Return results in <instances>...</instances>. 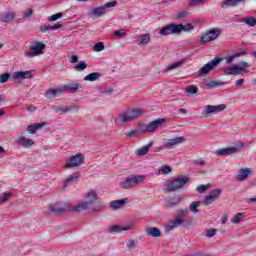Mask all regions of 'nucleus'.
Segmentation results:
<instances>
[{
	"label": "nucleus",
	"instance_id": "64",
	"mask_svg": "<svg viewBox=\"0 0 256 256\" xmlns=\"http://www.w3.org/2000/svg\"><path fill=\"white\" fill-rule=\"evenodd\" d=\"M46 123L45 122H41V123H37L34 124V127L36 128V131L41 129V127H45Z\"/></svg>",
	"mask_w": 256,
	"mask_h": 256
},
{
	"label": "nucleus",
	"instance_id": "32",
	"mask_svg": "<svg viewBox=\"0 0 256 256\" xmlns=\"http://www.w3.org/2000/svg\"><path fill=\"white\" fill-rule=\"evenodd\" d=\"M13 19H15V13L7 12L3 15L1 21H3V23H9V21H13Z\"/></svg>",
	"mask_w": 256,
	"mask_h": 256
},
{
	"label": "nucleus",
	"instance_id": "60",
	"mask_svg": "<svg viewBox=\"0 0 256 256\" xmlns=\"http://www.w3.org/2000/svg\"><path fill=\"white\" fill-rule=\"evenodd\" d=\"M63 24H55L53 26H50V31H57V29H62Z\"/></svg>",
	"mask_w": 256,
	"mask_h": 256
},
{
	"label": "nucleus",
	"instance_id": "35",
	"mask_svg": "<svg viewBox=\"0 0 256 256\" xmlns=\"http://www.w3.org/2000/svg\"><path fill=\"white\" fill-rule=\"evenodd\" d=\"M221 85H223V82H221L220 80H212L206 84V87L208 89H213L215 87H221Z\"/></svg>",
	"mask_w": 256,
	"mask_h": 256
},
{
	"label": "nucleus",
	"instance_id": "45",
	"mask_svg": "<svg viewBox=\"0 0 256 256\" xmlns=\"http://www.w3.org/2000/svg\"><path fill=\"white\" fill-rule=\"evenodd\" d=\"M55 113H69V106H60L56 108Z\"/></svg>",
	"mask_w": 256,
	"mask_h": 256
},
{
	"label": "nucleus",
	"instance_id": "55",
	"mask_svg": "<svg viewBox=\"0 0 256 256\" xmlns=\"http://www.w3.org/2000/svg\"><path fill=\"white\" fill-rule=\"evenodd\" d=\"M205 0H190L188 2L189 7H195L196 5H199V3H203Z\"/></svg>",
	"mask_w": 256,
	"mask_h": 256
},
{
	"label": "nucleus",
	"instance_id": "44",
	"mask_svg": "<svg viewBox=\"0 0 256 256\" xmlns=\"http://www.w3.org/2000/svg\"><path fill=\"white\" fill-rule=\"evenodd\" d=\"M114 37H125V35H127V30L126 29H120L114 32Z\"/></svg>",
	"mask_w": 256,
	"mask_h": 256
},
{
	"label": "nucleus",
	"instance_id": "2",
	"mask_svg": "<svg viewBox=\"0 0 256 256\" xmlns=\"http://www.w3.org/2000/svg\"><path fill=\"white\" fill-rule=\"evenodd\" d=\"M187 183H189V177L187 176L173 178L172 180H168L166 182L164 191L165 193H175V191L183 189Z\"/></svg>",
	"mask_w": 256,
	"mask_h": 256
},
{
	"label": "nucleus",
	"instance_id": "22",
	"mask_svg": "<svg viewBox=\"0 0 256 256\" xmlns=\"http://www.w3.org/2000/svg\"><path fill=\"white\" fill-rule=\"evenodd\" d=\"M245 0H225L221 3L222 9H229V7H237L239 3H243Z\"/></svg>",
	"mask_w": 256,
	"mask_h": 256
},
{
	"label": "nucleus",
	"instance_id": "42",
	"mask_svg": "<svg viewBox=\"0 0 256 256\" xmlns=\"http://www.w3.org/2000/svg\"><path fill=\"white\" fill-rule=\"evenodd\" d=\"M11 79V73H3L0 75V83H7Z\"/></svg>",
	"mask_w": 256,
	"mask_h": 256
},
{
	"label": "nucleus",
	"instance_id": "11",
	"mask_svg": "<svg viewBox=\"0 0 256 256\" xmlns=\"http://www.w3.org/2000/svg\"><path fill=\"white\" fill-rule=\"evenodd\" d=\"M227 109V105L220 104V105H207L205 109L202 111V115L207 117L208 115H215V113H221V111H225Z\"/></svg>",
	"mask_w": 256,
	"mask_h": 256
},
{
	"label": "nucleus",
	"instance_id": "24",
	"mask_svg": "<svg viewBox=\"0 0 256 256\" xmlns=\"http://www.w3.org/2000/svg\"><path fill=\"white\" fill-rule=\"evenodd\" d=\"M151 41L150 34H142L139 39L136 40L138 45H148Z\"/></svg>",
	"mask_w": 256,
	"mask_h": 256
},
{
	"label": "nucleus",
	"instance_id": "37",
	"mask_svg": "<svg viewBox=\"0 0 256 256\" xmlns=\"http://www.w3.org/2000/svg\"><path fill=\"white\" fill-rule=\"evenodd\" d=\"M172 169H171V166L169 165H164L162 166L159 170H158V173L160 175H169V173H171Z\"/></svg>",
	"mask_w": 256,
	"mask_h": 256
},
{
	"label": "nucleus",
	"instance_id": "26",
	"mask_svg": "<svg viewBox=\"0 0 256 256\" xmlns=\"http://www.w3.org/2000/svg\"><path fill=\"white\" fill-rule=\"evenodd\" d=\"M146 234L149 235V237H160L161 236V230L157 227H150L146 229Z\"/></svg>",
	"mask_w": 256,
	"mask_h": 256
},
{
	"label": "nucleus",
	"instance_id": "25",
	"mask_svg": "<svg viewBox=\"0 0 256 256\" xmlns=\"http://www.w3.org/2000/svg\"><path fill=\"white\" fill-rule=\"evenodd\" d=\"M153 147V142H150L149 144L143 146L142 148L138 149L136 154L139 157H143V155H147L149 153V150Z\"/></svg>",
	"mask_w": 256,
	"mask_h": 256
},
{
	"label": "nucleus",
	"instance_id": "61",
	"mask_svg": "<svg viewBox=\"0 0 256 256\" xmlns=\"http://www.w3.org/2000/svg\"><path fill=\"white\" fill-rule=\"evenodd\" d=\"M78 61H79V57L77 55H72L69 60V63H78Z\"/></svg>",
	"mask_w": 256,
	"mask_h": 256
},
{
	"label": "nucleus",
	"instance_id": "38",
	"mask_svg": "<svg viewBox=\"0 0 256 256\" xmlns=\"http://www.w3.org/2000/svg\"><path fill=\"white\" fill-rule=\"evenodd\" d=\"M243 217H245L244 213H237L232 219H231V223H233L234 225H237L238 223H241V220L243 219Z\"/></svg>",
	"mask_w": 256,
	"mask_h": 256
},
{
	"label": "nucleus",
	"instance_id": "63",
	"mask_svg": "<svg viewBox=\"0 0 256 256\" xmlns=\"http://www.w3.org/2000/svg\"><path fill=\"white\" fill-rule=\"evenodd\" d=\"M239 65V67H241L242 69H249L250 67L249 63L247 62H240Z\"/></svg>",
	"mask_w": 256,
	"mask_h": 256
},
{
	"label": "nucleus",
	"instance_id": "43",
	"mask_svg": "<svg viewBox=\"0 0 256 256\" xmlns=\"http://www.w3.org/2000/svg\"><path fill=\"white\" fill-rule=\"evenodd\" d=\"M105 49V44H103V42H98L94 45V51H96L97 53H101V51H103Z\"/></svg>",
	"mask_w": 256,
	"mask_h": 256
},
{
	"label": "nucleus",
	"instance_id": "48",
	"mask_svg": "<svg viewBox=\"0 0 256 256\" xmlns=\"http://www.w3.org/2000/svg\"><path fill=\"white\" fill-rule=\"evenodd\" d=\"M139 128H137V129H135V130H132V131H130V132H128L127 134H126V136L127 137H130V138H135V137H137V135H139Z\"/></svg>",
	"mask_w": 256,
	"mask_h": 256
},
{
	"label": "nucleus",
	"instance_id": "41",
	"mask_svg": "<svg viewBox=\"0 0 256 256\" xmlns=\"http://www.w3.org/2000/svg\"><path fill=\"white\" fill-rule=\"evenodd\" d=\"M214 201H217L213 196L207 195L204 200H202V203L204 205H211V203H214Z\"/></svg>",
	"mask_w": 256,
	"mask_h": 256
},
{
	"label": "nucleus",
	"instance_id": "27",
	"mask_svg": "<svg viewBox=\"0 0 256 256\" xmlns=\"http://www.w3.org/2000/svg\"><path fill=\"white\" fill-rule=\"evenodd\" d=\"M99 79H101V73L99 72H92L84 77V81H90V82L99 81Z\"/></svg>",
	"mask_w": 256,
	"mask_h": 256
},
{
	"label": "nucleus",
	"instance_id": "34",
	"mask_svg": "<svg viewBox=\"0 0 256 256\" xmlns=\"http://www.w3.org/2000/svg\"><path fill=\"white\" fill-rule=\"evenodd\" d=\"M190 13L187 10L184 11H180L176 13L175 19L177 21H180V19H187V17H189Z\"/></svg>",
	"mask_w": 256,
	"mask_h": 256
},
{
	"label": "nucleus",
	"instance_id": "31",
	"mask_svg": "<svg viewBox=\"0 0 256 256\" xmlns=\"http://www.w3.org/2000/svg\"><path fill=\"white\" fill-rule=\"evenodd\" d=\"M242 22L246 23V25H248V27H255V25H256V19L253 16L243 18Z\"/></svg>",
	"mask_w": 256,
	"mask_h": 256
},
{
	"label": "nucleus",
	"instance_id": "52",
	"mask_svg": "<svg viewBox=\"0 0 256 256\" xmlns=\"http://www.w3.org/2000/svg\"><path fill=\"white\" fill-rule=\"evenodd\" d=\"M27 131L28 133H30V135H35V133H37V128H35V124L29 125L27 127Z\"/></svg>",
	"mask_w": 256,
	"mask_h": 256
},
{
	"label": "nucleus",
	"instance_id": "51",
	"mask_svg": "<svg viewBox=\"0 0 256 256\" xmlns=\"http://www.w3.org/2000/svg\"><path fill=\"white\" fill-rule=\"evenodd\" d=\"M217 235V229H208L206 231V237H215Z\"/></svg>",
	"mask_w": 256,
	"mask_h": 256
},
{
	"label": "nucleus",
	"instance_id": "10",
	"mask_svg": "<svg viewBox=\"0 0 256 256\" xmlns=\"http://www.w3.org/2000/svg\"><path fill=\"white\" fill-rule=\"evenodd\" d=\"M220 35L221 30L211 29L200 38L199 43H201V45H205V43H209V41H215V39H217V37Z\"/></svg>",
	"mask_w": 256,
	"mask_h": 256
},
{
	"label": "nucleus",
	"instance_id": "53",
	"mask_svg": "<svg viewBox=\"0 0 256 256\" xmlns=\"http://www.w3.org/2000/svg\"><path fill=\"white\" fill-rule=\"evenodd\" d=\"M187 93H189V95H195V93H197V87L191 85L187 88Z\"/></svg>",
	"mask_w": 256,
	"mask_h": 256
},
{
	"label": "nucleus",
	"instance_id": "59",
	"mask_svg": "<svg viewBox=\"0 0 256 256\" xmlns=\"http://www.w3.org/2000/svg\"><path fill=\"white\" fill-rule=\"evenodd\" d=\"M127 248L129 249V250H131V249H135V240H129L128 241V243H127Z\"/></svg>",
	"mask_w": 256,
	"mask_h": 256
},
{
	"label": "nucleus",
	"instance_id": "20",
	"mask_svg": "<svg viewBox=\"0 0 256 256\" xmlns=\"http://www.w3.org/2000/svg\"><path fill=\"white\" fill-rule=\"evenodd\" d=\"M17 145H21V147H25L26 149L29 147H32V145H35V141L32 139H27L25 136H20L17 141Z\"/></svg>",
	"mask_w": 256,
	"mask_h": 256
},
{
	"label": "nucleus",
	"instance_id": "5",
	"mask_svg": "<svg viewBox=\"0 0 256 256\" xmlns=\"http://www.w3.org/2000/svg\"><path fill=\"white\" fill-rule=\"evenodd\" d=\"M180 225L182 227H191V220L181 218V216H176L165 226V231H173L174 229H177V227H180Z\"/></svg>",
	"mask_w": 256,
	"mask_h": 256
},
{
	"label": "nucleus",
	"instance_id": "9",
	"mask_svg": "<svg viewBox=\"0 0 256 256\" xmlns=\"http://www.w3.org/2000/svg\"><path fill=\"white\" fill-rule=\"evenodd\" d=\"M221 61H223V58L215 57L214 59L209 61L207 64H205L202 68H200V70L198 71L199 75H202L203 77H205V75H208L210 71H213V69L216 68L217 65L221 63Z\"/></svg>",
	"mask_w": 256,
	"mask_h": 256
},
{
	"label": "nucleus",
	"instance_id": "14",
	"mask_svg": "<svg viewBox=\"0 0 256 256\" xmlns=\"http://www.w3.org/2000/svg\"><path fill=\"white\" fill-rule=\"evenodd\" d=\"M83 163V154H76L70 158V161L66 164L67 169H73V167H79Z\"/></svg>",
	"mask_w": 256,
	"mask_h": 256
},
{
	"label": "nucleus",
	"instance_id": "56",
	"mask_svg": "<svg viewBox=\"0 0 256 256\" xmlns=\"http://www.w3.org/2000/svg\"><path fill=\"white\" fill-rule=\"evenodd\" d=\"M239 55H241V54H233V55H231V56H228L227 58H226V63L229 65V64H231V63H233V59H235V57H239Z\"/></svg>",
	"mask_w": 256,
	"mask_h": 256
},
{
	"label": "nucleus",
	"instance_id": "4",
	"mask_svg": "<svg viewBox=\"0 0 256 256\" xmlns=\"http://www.w3.org/2000/svg\"><path fill=\"white\" fill-rule=\"evenodd\" d=\"M163 123H165V118H158L150 122L149 124L141 123L138 125V131L143 134L153 133V131H157V129H159V127H161Z\"/></svg>",
	"mask_w": 256,
	"mask_h": 256
},
{
	"label": "nucleus",
	"instance_id": "29",
	"mask_svg": "<svg viewBox=\"0 0 256 256\" xmlns=\"http://www.w3.org/2000/svg\"><path fill=\"white\" fill-rule=\"evenodd\" d=\"M62 88L64 91H72L73 93H77V91H79V82L75 81L73 84L65 85Z\"/></svg>",
	"mask_w": 256,
	"mask_h": 256
},
{
	"label": "nucleus",
	"instance_id": "33",
	"mask_svg": "<svg viewBox=\"0 0 256 256\" xmlns=\"http://www.w3.org/2000/svg\"><path fill=\"white\" fill-rule=\"evenodd\" d=\"M178 203H181V199L179 198H170L166 201V207L171 209V207H175Z\"/></svg>",
	"mask_w": 256,
	"mask_h": 256
},
{
	"label": "nucleus",
	"instance_id": "30",
	"mask_svg": "<svg viewBox=\"0 0 256 256\" xmlns=\"http://www.w3.org/2000/svg\"><path fill=\"white\" fill-rule=\"evenodd\" d=\"M201 203L203 202L202 201L192 202L189 206L191 213H194V215H197L199 213L198 207H201Z\"/></svg>",
	"mask_w": 256,
	"mask_h": 256
},
{
	"label": "nucleus",
	"instance_id": "12",
	"mask_svg": "<svg viewBox=\"0 0 256 256\" xmlns=\"http://www.w3.org/2000/svg\"><path fill=\"white\" fill-rule=\"evenodd\" d=\"M178 29H177V24H168L164 27H162L159 32L158 35H161L162 37H167V35H178Z\"/></svg>",
	"mask_w": 256,
	"mask_h": 256
},
{
	"label": "nucleus",
	"instance_id": "21",
	"mask_svg": "<svg viewBox=\"0 0 256 256\" xmlns=\"http://www.w3.org/2000/svg\"><path fill=\"white\" fill-rule=\"evenodd\" d=\"M249 175H251V169L240 168L236 178L238 181H245V179H247V177H249Z\"/></svg>",
	"mask_w": 256,
	"mask_h": 256
},
{
	"label": "nucleus",
	"instance_id": "46",
	"mask_svg": "<svg viewBox=\"0 0 256 256\" xmlns=\"http://www.w3.org/2000/svg\"><path fill=\"white\" fill-rule=\"evenodd\" d=\"M210 196L214 197L216 200L221 197V190L214 189L210 192Z\"/></svg>",
	"mask_w": 256,
	"mask_h": 256
},
{
	"label": "nucleus",
	"instance_id": "8",
	"mask_svg": "<svg viewBox=\"0 0 256 256\" xmlns=\"http://www.w3.org/2000/svg\"><path fill=\"white\" fill-rule=\"evenodd\" d=\"M47 45L43 42H35L33 46L30 47V51L25 52V57H37L43 55V51Z\"/></svg>",
	"mask_w": 256,
	"mask_h": 256
},
{
	"label": "nucleus",
	"instance_id": "36",
	"mask_svg": "<svg viewBox=\"0 0 256 256\" xmlns=\"http://www.w3.org/2000/svg\"><path fill=\"white\" fill-rule=\"evenodd\" d=\"M79 181V176L77 175H70L65 181H64V187H67V185L71 183H75Z\"/></svg>",
	"mask_w": 256,
	"mask_h": 256
},
{
	"label": "nucleus",
	"instance_id": "1",
	"mask_svg": "<svg viewBox=\"0 0 256 256\" xmlns=\"http://www.w3.org/2000/svg\"><path fill=\"white\" fill-rule=\"evenodd\" d=\"M99 197L97 196V192L94 190H90L86 193L84 200L79 202L76 206L72 204L66 203L63 204L61 207L49 205L48 209L54 215H63V213H81V211H87V209H91Z\"/></svg>",
	"mask_w": 256,
	"mask_h": 256
},
{
	"label": "nucleus",
	"instance_id": "18",
	"mask_svg": "<svg viewBox=\"0 0 256 256\" xmlns=\"http://www.w3.org/2000/svg\"><path fill=\"white\" fill-rule=\"evenodd\" d=\"M127 203H129V198L111 201L110 209H113L114 211H117V209H123Z\"/></svg>",
	"mask_w": 256,
	"mask_h": 256
},
{
	"label": "nucleus",
	"instance_id": "13",
	"mask_svg": "<svg viewBox=\"0 0 256 256\" xmlns=\"http://www.w3.org/2000/svg\"><path fill=\"white\" fill-rule=\"evenodd\" d=\"M181 143H185V137H183V136L168 139L167 142L163 145V148L164 149H175V147H177V145H181Z\"/></svg>",
	"mask_w": 256,
	"mask_h": 256
},
{
	"label": "nucleus",
	"instance_id": "16",
	"mask_svg": "<svg viewBox=\"0 0 256 256\" xmlns=\"http://www.w3.org/2000/svg\"><path fill=\"white\" fill-rule=\"evenodd\" d=\"M239 151H241V147H228L217 150L216 155L217 157H224L225 155H232V153H239Z\"/></svg>",
	"mask_w": 256,
	"mask_h": 256
},
{
	"label": "nucleus",
	"instance_id": "23",
	"mask_svg": "<svg viewBox=\"0 0 256 256\" xmlns=\"http://www.w3.org/2000/svg\"><path fill=\"white\" fill-rule=\"evenodd\" d=\"M225 75H241L243 73V68L238 65H234L231 68L224 70Z\"/></svg>",
	"mask_w": 256,
	"mask_h": 256
},
{
	"label": "nucleus",
	"instance_id": "49",
	"mask_svg": "<svg viewBox=\"0 0 256 256\" xmlns=\"http://www.w3.org/2000/svg\"><path fill=\"white\" fill-rule=\"evenodd\" d=\"M33 16V9H28L26 12L23 13V19H31Z\"/></svg>",
	"mask_w": 256,
	"mask_h": 256
},
{
	"label": "nucleus",
	"instance_id": "6",
	"mask_svg": "<svg viewBox=\"0 0 256 256\" xmlns=\"http://www.w3.org/2000/svg\"><path fill=\"white\" fill-rule=\"evenodd\" d=\"M141 115H143V109H132L120 114L119 120L121 123H129L135 121V119H139Z\"/></svg>",
	"mask_w": 256,
	"mask_h": 256
},
{
	"label": "nucleus",
	"instance_id": "62",
	"mask_svg": "<svg viewBox=\"0 0 256 256\" xmlns=\"http://www.w3.org/2000/svg\"><path fill=\"white\" fill-rule=\"evenodd\" d=\"M40 31L42 33H47V31H51V26H42L40 27Z\"/></svg>",
	"mask_w": 256,
	"mask_h": 256
},
{
	"label": "nucleus",
	"instance_id": "7",
	"mask_svg": "<svg viewBox=\"0 0 256 256\" xmlns=\"http://www.w3.org/2000/svg\"><path fill=\"white\" fill-rule=\"evenodd\" d=\"M116 6H117V1L107 2L106 4H104V6H99L92 10H89V15L93 17H98V18L103 17V15L107 13V9L111 7H116Z\"/></svg>",
	"mask_w": 256,
	"mask_h": 256
},
{
	"label": "nucleus",
	"instance_id": "40",
	"mask_svg": "<svg viewBox=\"0 0 256 256\" xmlns=\"http://www.w3.org/2000/svg\"><path fill=\"white\" fill-rule=\"evenodd\" d=\"M181 65H183V61L174 62V63L168 65L167 70L173 71V69H177V68L181 67Z\"/></svg>",
	"mask_w": 256,
	"mask_h": 256
},
{
	"label": "nucleus",
	"instance_id": "54",
	"mask_svg": "<svg viewBox=\"0 0 256 256\" xmlns=\"http://www.w3.org/2000/svg\"><path fill=\"white\" fill-rule=\"evenodd\" d=\"M79 109H81V106H79V104L68 106V111H70L71 113H73V111H79Z\"/></svg>",
	"mask_w": 256,
	"mask_h": 256
},
{
	"label": "nucleus",
	"instance_id": "28",
	"mask_svg": "<svg viewBox=\"0 0 256 256\" xmlns=\"http://www.w3.org/2000/svg\"><path fill=\"white\" fill-rule=\"evenodd\" d=\"M176 27H177V33L179 35V33H181V31H184V32H189V31H193V25L191 24H186V25H183V24H176Z\"/></svg>",
	"mask_w": 256,
	"mask_h": 256
},
{
	"label": "nucleus",
	"instance_id": "3",
	"mask_svg": "<svg viewBox=\"0 0 256 256\" xmlns=\"http://www.w3.org/2000/svg\"><path fill=\"white\" fill-rule=\"evenodd\" d=\"M145 179V175H131L121 181L119 183V186L121 187V189H133V187H137V185L143 183Z\"/></svg>",
	"mask_w": 256,
	"mask_h": 256
},
{
	"label": "nucleus",
	"instance_id": "15",
	"mask_svg": "<svg viewBox=\"0 0 256 256\" xmlns=\"http://www.w3.org/2000/svg\"><path fill=\"white\" fill-rule=\"evenodd\" d=\"M131 229H135L134 223H130L126 226L113 225L108 227L109 233H122V231H130Z\"/></svg>",
	"mask_w": 256,
	"mask_h": 256
},
{
	"label": "nucleus",
	"instance_id": "47",
	"mask_svg": "<svg viewBox=\"0 0 256 256\" xmlns=\"http://www.w3.org/2000/svg\"><path fill=\"white\" fill-rule=\"evenodd\" d=\"M61 17H63V13L58 12V13L52 15L50 18H48V21H50V22L57 21V19H61Z\"/></svg>",
	"mask_w": 256,
	"mask_h": 256
},
{
	"label": "nucleus",
	"instance_id": "19",
	"mask_svg": "<svg viewBox=\"0 0 256 256\" xmlns=\"http://www.w3.org/2000/svg\"><path fill=\"white\" fill-rule=\"evenodd\" d=\"M63 91H65L63 88H57L53 89L50 88L45 92L46 99H55V97H59V95H63Z\"/></svg>",
	"mask_w": 256,
	"mask_h": 256
},
{
	"label": "nucleus",
	"instance_id": "39",
	"mask_svg": "<svg viewBox=\"0 0 256 256\" xmlns=\"http://www.w3.org/2000/svg\"><path fill=\"white\" fill-rule=\"evenodd\" d=\"M74 69L75 71H85V69H87V63H85V61H79Z\"/></svg>",
	"mask_w": 256,
	"mask_h": 256
},
{
	"label": "nucleus",
	"instance_id": "58",
	"mask_svg": "<svg viewBox=\"0 0 256 256\" xmlns=\"http://www.w3.org/2000/svg\"><path fill=\"white\" fill-rule=\"evenodd\" d=\"M185 215H189V210H180V213L178 214V217H181L182 219H185Z\"/></svg>",
	"mask_w": 256,
	"mask_h": 256
},
{
	"label": "nucleus",
	"instance_id": "17",
	"mask_svg": "<svg viewBox=\"0 0 256 256\" xmlns=\"http://www.w3.org/2000/svg\"><path fill=\"white\" fill-rule=\"evenodd\" d=\"M15 81L19 79H33V72L31 71H16L12 74Z\"/></svg>",
	"mask_w": 256,
	"mask_h": 256
},
{
	"label": "nucleus",
	"instance_id": "50",
	"mask_svg": "<svg viewBox=\"0 0 256 256\" xmlns=\"http://www.w3.org/2000/svg\"><path fill=\"white\" fill-rule=\"evenodd\" d=\"M208 189H209V186H207V185H199L196 188V191L199 193H205Z\"/></svg>",
	"mask_w": 256,
	"mask_h": 256
},
{
	"label": "nucleus",
	"instance_id": "57",
	"mask_svg": "<svg viewBox=\"0 0 256 256\" xmlns=\"http://www.w3.org/2000/svg\"><path fill=\"white\" fill-rule=\"evenodd\" d=\"M11 197V193H5L2 198H0V203H6L7 200Z\"/></svg>",
	"mask_w": 256,
	"mask_h": 256
}]
</instances>
